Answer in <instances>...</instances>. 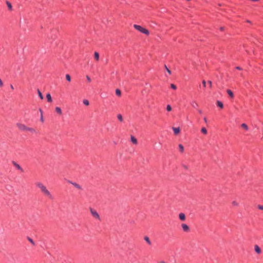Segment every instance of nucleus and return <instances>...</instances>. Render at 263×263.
I'll return each instance as SVG.
<instances>
[{
  "instance_id": "f257e3e1",
  "label": "nucleus",
  "mask_w": 263,
  "mask_h": 263,
  "mask_svg": "<svg viewBox=\"0 0 263 263\" xmlns=\"http://www.w3.org/2000/svg\"><path fill=\"white\" fill-rule=\"evenodd\" d=\"M37 187L40 189L41 192L46 196L51 199H53V196L50 192L47 189L46 187L41 182H37L36 183Z\"/></svg>"
},
{
  "instance_id": "f03ea898",
  "label": "nucleus",
  "mask_w": 263,
  "mask_h": 263,
  "mask_svg": "<svg viewBox=\"0 0 263 263\" xmlns=\"http://www.w3.org/2000/svg\"><path fill=\"white\" fill-rule=\"evenodd\" d=\"M134 27L137 30H138L139 31H140V32L143 33V34H146V35H148L149 34V31L144 28H143L142 27H141V26L140 25H134Z\"/></svg>"
},
{
  "instance_id": "7ed1b4c3",
  "label": "nucleus",
  "mask_w": 263,
  "mask_h": 263,
  "mask_svg": "<svg viewBox=\"0 0 263 263\" xmlns=\"http://www.w3.org/2000/svg\"><path fill=\"white\" fill-rule=\"evenodd\" d=\"M90 211L91 215H92V216L94 218L99 219V220L100 219V216H99V214L98 213V212L96 210H94L91 208H90Z\"/></svg>"
},
{
  "instance_id": "20e7f679",
  "label": "nucleus",
  "mask_w": 263,
  "mask_h": 263,
  "mask_svg": "<svg viewBox=\"0 0 263 263\" xmlns=\"http://www.w3.org/2000/svg\"><path fill=\"white\" fill-rule=\"evenodd\" d=\"M12 163L13 165V166H15L17 170L20 171L22 173L24 172V170L22 168V167L15 161H12Z\"/></svg>"
},
{
  "instance_id": "39448f33",
  "label": "nucleus",
  "mask_w": 263,
  "mask_h": 263,
  "mask_svg": "<svg viewBox=\"0 0 263 263\" xmlns=\"http://www.w3.org/2000/svg\"><path fill=\"white\" fill-rule=\"evenodd\" d=\"M16 126L21 130L25 131L27 130V127L23 124L18 123L16 124Z\"/></svg>"
},
{
  "instance_id": "423d86ee",
  "label": "nucleus",
  "mask_w": 263,
  "mask_h": 263,
  "mask_svg": "<svg viewBox=\"0 0 263 263\" xmlns=\"http://www.w3.org/2000/svg\"><path fill=\"white\" fill-rule=\"evenodd\" d=\"M181 227L183 231L185 232H189L190 231V227L185 223H182L181 224Z\"/></svg>"
},
{
  "instance_id": "0eeeda50",
  "label": "nucleus",
  "mask_w": 263,
  "mask_h": 263,
  "mask_svg": "<svg viewBox=\"0 0 263 263\" xmlns=\"http://www.w3.org/2000/svg\"><path fill=\"white\" fill-rule=\"evenodd\" d=\"M68 182L72 184L75 187H76L77 189H78L79 190L82 189L81 186L79 184L77 183L76 182H72L70 180H68Z\"/></svg>"
},
{
  "instance_id": "6e6552de",
  "label": "nucleus",
  "mask_w": 263,
  "mask_h": 263,
  "mask_svg": "<svg viewBox=\"0 0 263 263\" xmlns=\"http://www.w3.org/2000/svg\"><path fill=\"white\" fill-rule=\"evenodd\" d=\"M255 251L256 253L259 254L261 252V249L259 248V247L258 245H255L254 247Z\"/></svg>"
},
{
  "instance_id": "1a4fd4ad",
  "label": "nucleus",
  "mask_w": 263,
  "mask_h": 263,
  "mask_svg": "<svg viewBox=\"0 0 263 263\" xmlns=\"http://www.w3.org/2000/svg\"><path fill=\"white\" fill-rule=\"evenodd\" d=\"M179 218L180 219V220L181 221H184L185 220V215L184 213H180L179 214Z\"/></svg>"
},
{
  "instance_id": "9d476101",
  "label": "nucleus",
  "mask_w": 263,
  "mask_h": 263,
  "mask_svg": "<svg viewBox=\"0 0 263 263\" xmlns=\"http://www.w3.org/2000/svg\"><path fill=\"white\" fill-rule=\"evenodd\" d=\"M173 129L175 135H178L180 132L179 127H173Z\"/></svg>"
},
{
  "instance_id": "9b49d317",
  "label": "nucleus",
  "mask_w": 263,
  "mask_h": 263,
  "mask_svg": "<svg viewBox=\"0 0 263 263\" xmlns=\"http://www.w3.org/2000/svg\"><path fill=\"white\" fill-rule=\"evenodd\" d=\"M131 141L135 144H137L138 143L137 139L133 136H131L130 137Z\"/></svg>"
},
{
  "instance_id": "f8f14e48",
  "label": "nucleus",
  "mask_w": 263,
  "mask_h": 263,
  "mask_svg": "<svg viewBox=\"0 0 263 263\" xmlns=\"http://www.w3.org/2000/svg\"><path fill=\"white\" fill-rule=\"evenodd\" d=\"M144 239L149 245L151 246L152 245V242L148 236H144Z\"/></svg>"
},
{
  "instance_id": "ddd939ff",
  "label": "nucleus",
  "mask_w": 263,
  "mask_h": 263,
  "mask_svg": "<svg viewBox=\"0 0 263 263\" xmlns=\"http://www.w3.org/2000/svg\"><path fill=\"white\" fill-rule=\"evenodd\" d=\"M6 3L8 6L9 10L11 11L12 10V6L11 3L8 1H6Z\"/></svg>"
},
{
  "instance_id": "4468645a",
  "label": "nucleus",
  "mask_w": 263,
  "mask_h": 263,
  "mask_svg": "<svg viewBox=\"0 0 263 263\" xmlns=\"http://www.w3.org/2000/svg\"><path fill=\"white\" fill-rule=\"evenodd\" d=\"M46 98L48 102H51L52 101V97L49 93L46 95Z\"/></svg>"
},
{
  "instance_id": "2eb2a0df",
  "label": "nucleus",
  "mask_w": 263,
  "mask_h": 263,
  "mask_svg": "<svg viewBox=\"0 0 263 263\" xmlns=\"http://www.w3.org/2000/svg\"><path fill=\"white\" fill-rule=\"evenodd\" d=\"M227 92L228 94L229 95V96L230 97V98H234V94L232 90H231L230 89H228L227 90Z\"/></svg>"
},
{
  "instance_id": "dca6fc26",
  "label": "nucleus",
  "mask_w": 263,
  "mask_h": 263,
  "mask_svg": "<svg viewBox=\"0 0 263 263\" xmlns=\"http://www.w3.org/2000/svg\"><path fill=\"white\" fill-rule=\"evenodd\" d=\"M217 106L220 108H223V104L222 102L220 101H217Z\"/></svg>"
},
{
  "instance_id": "f3484780",
  "label": "nucleus",
  "mask_w": 263,
  "mask_h": 263,
  "mask_svg": "<svg viewBox=\"0 0 263 263\" xmlns=\"http://www.w3.org/2000/svg\"><path fill=\"white\" fill-rule=\"evenodd\" d=\"M55 110L59 115H61L62 113V110H61V108L59 107H56L55 108Z\"/></svg>"
},
{
  "instance_id": "a211bd4d",
  "label": "nucleus",
  "mask_w": 263,
  "mask_h": 263,
  "mask_svg": "<svg viewBox=\"0 0 263 263\" xmlns=\"http://www.w3.org/2000/svg\"><path fill=\"white\" fill-rule=\"evenodd\" d=\"M94 58L97 60L98 61L99 59V53L98 52H95L94 53Z\"/></svg>"
},
{
  "instance_id": "6ab92c4d",
  "label": "nucleus",
  "mask_w": 263,
  "mask_h": 263,
  "mask_svg": "<svg viewBox=\"0 0 263 263\" xmlns=\"http://www.w3.org/2000/svg\"><path fill=\"white\" fill-rule=\"evenodd\" d=\"M27 239L33 246L35 245L34 241L31 238H30L29 237H27Z\"/></svg>"
},
{
  "instance_id": "aec40b11",
  "label": "nucleus",
  "mask_w": 263,
  "mask_h": 263,
  "mask_svg": "<svg viewBox=\"0 0 263 263\" xmlns=\"http://www.w3.org/2000/svg\"><path fill=\"white\" fill-rule=\"evenodd\" d=\"M37 93H38V95H39V97L40 98V99L43 100L44 98V97H43L42 92L39 89H37Z\"/></svg>"
},
{
  "instance_id": "412c9836",
  "label": "nucleus",
  "mask_w": 263,
  "mask_h": 263,
  "mask_svg": "<svg viewBox=\"0 0 263 263\" xmlns=\"http://www.w3.org/2000/svg\"><path fill=\"white\" fill-rule=\"evenodd\" d=\"M179 151L181 153H183L184 151V147L182 144H179Z\"/></svg>"
},
{
  "instance_id": "4be33fe9",
  "label": "nucleus",
  "mask_w": 263,
  "mask_h": 263,
  "mask_svg": "<svg viewBox=\"0 0 263 263\" xmlns=\"http://www.w3.org/2000/svg\"><path fill=\"white\" fill-rule=\"evenodd\" d=\"M241 127L246 130H248V126L246 123H242L241 125Z\"/></svg>"
},
{
  "instance_id": "5701e85b",
  "label": "nucleus",
  "mask_w": 263,
  "mask_h": 263,
  "mask_svg": "<svg viewBox=\"0 0 263 263\" xmlns=\"http://www.w3.org/2000/svg\"><path fill=\"white\" fill-rule=\"evenodd\" d=\"M116 95H117V96H121V90H120V89H117L116 90Z\"/></svg>"
},
{
  "instance_id": "b1692460",
  "label": "nucleus",
  "mask_w": 263,
  "mask_h": 263,
  "mask_svg": "<svg viewBox=\"0 0 263 263\" xmlns=\"http://www.w3.org/2000/svg\"><path fill=\"white\" fill-rule=\"evenodd\" d=\"M201 132L202 133H203V134H207V130L205 128V127H202L201 128Z\"/></svg>"
},
{
  "instance_id": "393cba45",
  "label": "nucleus",
  "mask_w": 263,
  "mask_h": 263,
  "mask_svg": "<svg viewBox=\"0 0 263 263\" xmlns=\"http://www.w3.org/2000/svg\"><path fill=\"white\" fill-rule=\"evenodd\" d=\"M117 118H118V120H119L120 122L123 121V118H122V116L121 114H119V115H118V116H117Z\"/></svg>"
},
{
  "instance_id": "a878e982",
  "label": "nucleus",
  "mask_w": 263,
  "mask_h": 263,
  "mask_svg": "<svg viewBox=\"0 0 263 263\" xmlns=\"http://www.w3.org/2000/svg\"><path fill=\"white\" fill-rule=\"evenodd\" d=\"M26 131H29L31 133L35 132V130L33 128H31V127H28L27 128Z\"/></svg>"
},
{
  "instance_id": "bb28decb",
  "label": "nucleus",
  "mask_w": 263,
  "mask_h": 263,
  "mask_svg": "<svg viewBox=\"0 0 263 263\" xmlns=\"http://www.w3.org/2000/svg\"><path fill=\"white\" fill-rule=\"evenodd\" d=\"M66 79L67 81H68V82H70L71 81V77H70V76L68 74H67L66 75Z\"/></svg>"
},
{
  "instance_id": "cd10ccee",
  "label": "nucleus",
  "mask_w": 263,
  "mask_h": 263,
  "mask_svg": "<svg viewBox=\"0 0 263 263\" xmlns=\"http://www.w3.org/2000/svg\"><path fill=\"white\" fill-rule=\"evenodd\" d=\"M192 106L194 107V108H196V107H197L198 106V104L195 102V101H193L192 103Z\"/></svg>"
},
{
  "instance_id": "c85d7f7f",
  "label": "nucleus",
  "mask_w": 263,
  "mask_h": 263,
  "mask_svg": "<svg viewBox=\"0 0 263 263\" xmlns=\"http://www.w3.org/2000/svg\"><path fill=\"white\" fill-rule=\"evenodd\" d=\"M165 69L166 70L169 74H171V71L168 68L166 65H164Z\"/></svg>"
},
{
  "instance_id": "c756f323",
  "label": "nucleus",
  "mask_w": 263,
  "mask_h": 263,
  "mask_svg": "<svg viewBox=\"0 0 263 263\" xmlns=\"http://www.w3.org/2000/svg\"><path fill=\"white\" fill-rule=\"evenodd\" d=\"M166 110L168 111H170L172 110V107L170 105L168 104L166 106Z\"/></svg>"
},
{
  "instance_id": "7c9ffc66",
  "label": "nucleus",
  "mask_w": 263,
  "mask_h": 263,
  "mask_svg": "<svg viewBox=\"0 0 263 263\" xmlns=\"http://www.w3.org/2000/svg\"><path fill=\"white\" fill-rule=\"evenodd\" d=\"M171 88H172L173 89H174V90H176L177 89V86L174 84H171Z\"/></svg>"
},
{
  "instance_id": "2f4dec72",
  "label": "nucleus",
  "mask_w": 263,
  "mask_h": 263,
  "mask_svg": "<svg viewBox=\"0 0 263 263\" xmlns=\"http://www.w3.org/2000/svg\"><path fill=\"white\" fill-rule=\"evenodd\" d=\"M83 103L85 105H88L89 104V101L87 100H83Z\"/></svg>"
},
{
  "instance_id": "473e14b6",
  "label": "nucleus",
  "mask_w": 263,
  "mask_h": 263,
  "mask_svg": "<svg viewBox=\"0 0 263 263\" xmlns=\"http://www.w3.org/2000/svg\"><path fill=\"white\" fill-rule=\"evenodd\" d=\"M202 85H203V87L204 88H205L206 87V82L205 80H203L202 82Z\"/></svg>"
},
{
  "instance_id": "72a5a7b5",
  "label": "nucleus",
  "mask_w": 263,
  "mask_h": 263,
  "mask_svg": "<svg viewBox=\"0 0 263 263\" xmlns=\"http://www.w3.org/2000/svg\"><path fill=\"white\" fill-rule=\"evenodd\" d=\"M257 208L259 210H263V205L259 204L257 205Z\"/></svg>"
},
{
  "instance_id": "f704fd0d",
  "label": "nucleus",
  "mask_w": 263,
  "mask_h": 263,
  "mask_svg": "<svg viewBox=\"0 0 263 263\" xmlns=\"http://www.w3.org/2000/svg\"><path fill=\"white\" fill-rule=\"evenodd\" d=\"M209 85V87L210 88H212V81H208V82Z\"/></svg>"
},
{
  "instance_id": "c9c22d12",
  "label": "nucleus",
  "mask_w": 263,
  "mask_h": 263,
  "mask_svg": "<svg viewBox=\"0 0 263 263\" xmlns=\"http://www.w3.org/2000/svg\"><path fill=\"white\" fill-rule=\"evenodd\" d=\"M86 79L89 82H91V79L89 76H87Z\"/></svg>"
},
{
  "instance_id": "e433bc0d",
  "label": "nucleus",
  "mask_w": 263,
  "mask_h": 263,
  "mask_svg": "<svg viewBox=\"0 0 263 263\" xmlns=\"http://www.w3.org/2000/svg\"><path fill=\"white\" fill-rule=\"evenodd\" d=\"M233 205L237 206L238 205V203L236 201H234L232 202Z\"/></svg>"
},
{
  "instance_id": "4c0bfd02",
  "label": "nucleus",
  "mask_w": 263,
  "mask_h": 263,
  "mask_svg": "<svg viewBox=\"0 0 263 263\" xmlns=\"http://www.w3.org/2000/svg\"><path fill=\"white\" fill-rule=\"evenodd\" d=\"M3 83L2 81V80L0 79V87H3Z\"/></svg>"
},
{
  "instance_id": "58836bf2",
  "label": "nucleus",
  "mask_w": 263,
  "mask_h": 263,
  "mask_svg": "<svg viewBox=\"0 0 263 263\" xmlns=\"http://www.w3.org/2000/svg\"><path fill=\"white\" fill-rule=\"evenodd\" d=\"M182 166L184 167V169L185 170H187L188 169V167L187 166H186V165H184V164H182Z\"/></svg>"
},
{
  "instance_id": "ea45409f",
  "label": "nucleus",
  "mask_w": 263,
  "mask_h": 263,
  "mask_svg": "<svg viewBox=\"0 0 263 263\" xmlns=\"http://www.w3.org/2000/svg\"><path fill=\"white\" fill-rule=\"evenodd\" d=\"M235 68H236V69H237V70H242V68H241L240 67H239V66H236V67H235Z\"/></svg>"
},
{
  "instance_id": "a19ab883",
  "label": "nucleus",
  "mask_w": 263,
  "mask_h": 263,
  "mask_svg": "<svg viewBox=\"0 0 263 263\" xmlns=\"http://www.w3.org/2000/svg\"><path fill=\"white\" fill-rule=\"evenodd\" d=\"M224 27H220L219 29L220 31H223L224 30Z\"/></svg>"
},
{
  "instance_id": "79ce46f5",
  "label": "nucleus",
  "mask_w": 263,
  "mask_h": 263,
  "mask_svg": "<svg viewBox=\"0 0 263 263\" xmlns=\"http://www.w3.org/2000/svg\"><path fill=\"white\" fill-rule=\"evenodd\" d=\"M40 120H41L42 122H44V119H43V115L41 116Z\"/></svg>"
},
{
  "instance_id": "37998d69",
  "label": "nucleus",
  "mask_w": 263,
  "mask_h": 263,
  "mask_svg": "<svg viewBox=\"0 0 263 263\" xmlns=\"http://www.w3.org/2000/svg\"><path fill=\"white\" fill-rule=\"evenodd\" d=\"M39 111L41 113V116L43 115V110H42L41 108H39Z\"/></svg>"
},
{
  "instance_id": "c03bdc74",
  "label": "nucleus",
  "mask_w": 263,
  "mask_h": 263,
  "mask_svg": "<svg viewBox=\"0 0 263 263\" xmlns=\"http://www.w3.org/2000/svg\"><path fill=\"white\" fill-rule=\"evenodd\" d=\"M10 88H11L12 89H14L13 86L12 84H11V85H10Z\"/></svg>"
},
{
  "instance_id": "a18cd8bd",
  "label": "nucleus",
  "mask_w": 263,
  "mask_h": 263,
  "mask_svg": "<svg viewBox=\"0 0 263 263\" xmlns=\"http://www.w3.org/2000/svg\"><path fill=\"white\" fill-rule=\"evenodd\" d=\"M204 121L206 122H207V120H206V118H204Z\"/></svg>"
},
{
  "instance_id": "49530a36",
  "label": "nucleus",
  "mask_w": 263,
  "mask_h": 263,
  "mask_svg": "<svg viewBox=\"0 0 263 263\" xmlns=\"http://www.w3.org/2000/svg\"><path fill=\"white\" fill-rule=\"evenodd\" d=\"M199 112L200 114H202V111H201V110H199Z\"/></svg>"
},
{
  "instance_id": "de8ad7c7",
  "label": "nucleus",
  "mask_w": 263,
  "mask_h": 263,
  "mask_svg": "<svg viewBox=\"0 0 263 263\" xmlns=\"http://www.w3.org/2000/svg\"><path fill=\"white\" fill-rule=\"evenodd\" d=\"M160 263H165L164 261H161Z\"/></svg>"
}]
</instances>
